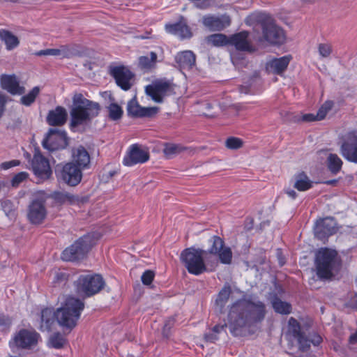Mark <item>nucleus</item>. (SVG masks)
Here are the masks:
<instances>
[{"mask_svg":"<svg viewBox=\"0 0 357 357\" xmlns=\"http://www.w3.org/2000/svg\"><path fill=\"white\" fill-rule=\"evenodd\" d=\"M257 26L261 29L264 40L273 45H280L285 41L284 30L278 26L268 15L261 13L256 17Z\"/></svg>","mask_w":357,"mask_h":357,"instance_id":"obj_5","label":"nucleus"},{"mask_svg":"<svg viewBox=\"0 0 357 357\" xmlns=\"http://www.w3.org/2000/svg\"><path fill=\"white\" fill-rule=\"evenodd\" d=\"M66 343V339L60 333H53L48 340L49 347L56 349H62Z\"/></svg>","mask_w":357,"mask_h":357,"instance_id":"obj_39","label":"nucleus"},{"mask_svg":"<svg viewBox=\"0 0 357 357\" xmlns=\"http://www.w3.org/2000/svg\"><path fill=\"white\" fill-rule=\"evenodd\" d=\"M186 148L179 144L166 143L163 149V153L165 157L168 159L172 158L173 156L181 153Z\"/></svg>","mask_w":357,"mask_h":357,"instance_id":"obj_40","label":"nucleus"},{"mask_svg":"<svg viewBox=\"0 0 357 357\" xmlns=\"http://www.w3.org/2000/svg\"><path fill=\"white\" fill-rule=\"evenodd\" d=\"M20 163V162L19 160H10V161H8V162H3L1 165V167L2 169H9L10 167L19 165Z\"/></svg>","mask_w":357,"mask_h":357,"instance_id":"obj_56","label":"nucleus"},{"mask_svg":"<svg viewBox=\"0 0 357 357\" xmlns=\"http://www.w3.org/2000/svg\"><path fill=\"white\" fill-rule=\"evenodd\" d=\"M101 236L100 232L93 231L80 237L72 245H96Z\"/></svg>","mask_w":357,"mask_h":357,"instance_id":"obj_34","label":"nucleus"},{"mask_svg":"<svg viewBox=\"0 0 357 357\" xmlns=\"http://www.w3.org/2000/svg\"><path fill=\"white\" fill-rule=\"evenodd\" d=\"M149 159V153L142 149L138 144L130 146V151L123 158V163L126 166H132L137 163H144Z\"/></svg>","mask_w":357,"mask_h":357,"instance_id":"obj_19","label":"nucleus"},{"mask_svg":"<svg viewBox=\"0 0 357 357\" xmlns=\"http://www.w3.org/2000/svg\"><path fill=\"white\" fill-rule=\"evenodd\" d=\"M90 161L89 153L83 146L80 145L73 149L70 163H74V165L84 170L89 168Z\"/></svg>","mask_w":357,"mask_h":357,"instance_id":"obj_24","label":"nucleus"},{"mask_svg":"<svg viewBox=\"0 0 357 357\" xmlns=\"http://www.w3.org/2000/svg\"><path fill=\"white\" fill-rule=\"evenodd\" d=\"M12 324L10 317L5 314H0V328L2 331H8Z\"/></svg>","mask_w":357,"mask_h":357,"instance_id":"obj_51","label":"nucleus"},{"mask_svg":"<svg viewBox=\"0 0 357 357\" xmlns=\"http://www.w3.org/2000/svg\"><path fill=\"white\" fill-rule=\"evenodd\" d=\"M45 197L39 192L29 205L27 217L29 220L34 225L41 224L46 218Z\"/></svg>","mask_w":357,"mask_h":357,"instance_id":"obj_12","label":"nucleus"},{"mask_svg":"<svg viewBox=\"0 0 357 357\" xmlns=\"http://www.w3.org/2000/svg\"><path fill=\"white\" fill-rule=\"evenodd\" d=\"M54 274L53 283L55 286L63 285L68 280L69 274L63 270H56L54 271Z\"/></svg>","mask_w":357,"mask_h":357,"instance_id":"obj_45","label":"nucleus"},{"mask_svg":"<svg viewBox=\"0 0 357 357\" xmlns=\"http://www.w3.org/2000/svg\"><path fill=\"white\" fill-rule=\"evenodd\" d=\"M204 337L206 341L211 342H215L218 338L217 335L213 331H211L208 333H206Z\"/></svg>","mask_w":357,"mask_h":357,"instance_id":"obj_63","label":"nucleus"},{"mask_svg":"<svg viewBox=\"0 0 357 357\" xmlns=\"http://www.w3.org/2000/svg\"><path fill=\"white\" fill-rule=\"evenodd\" d=\"M342 155L349 162L357 163V135L348 132L340 147Z\"/></svg>","mask_w":357,"mask_h":357,"instance_id":"obj_15","label":"nucleus"},{"mask_svg":"<svg viewBox=\"0 0 357 357\" xmlns=\"http://www.w3.org/2000/svg\"><path fill=\"white\" fill-rule=\"evenodd\" d=\"M301 120L305 122H312V121H318L317 119L316 115H314L313 114H306L303 115L301 117Z\"/></svg>","mask_w":357,"mask_h":357,"instance_id":"obj_60","label":"nucleus"},{"mask_svg":"<svg viewBox=\"0 0 357 357\" xmlns=\"http://www.w3.org/2000/svg\"><path fill=\"white\" fill-rule=\"evenodd\" d=\"M158 111H159V108L158 107H142L139 118L153 117L158 112Z\"/></svg>","mask_w":357,"mask_h":357,"instance_id":"obj_49","label":"nucleus"},{"mask_svg":"<svg viewBox=\"0 0 357 357\" xmlns=\"http://www.w3.org/2000/svg\"><path fill=\"white\" fill-rule=\"evenodd\" d=\"M31 167L34 175L38 178L37 183L49 179L52 174L49 160L39 151L33 155Z\"/></svg>","mask_w":357,"mask_h":357,"instance_id":"obj_13","label":"nucleus"},{"mask_svg":"<svg viewBox=\"0 0 357 357\" xmlns=\"http://www.w3.org/2000/svg\"><path fill=\"white\" fill-rule=\"evenodd\" d=\"M231 20L227 15L216 17L205 15L202 18V24L211 31H220L230 25Z\"/></svg>","mask_w":357,"mask_h":357,"instance_id":"obj_21","label":"nucleus"},{"mask_svg":"<svg viewBox=\"0 0 357 357\" xmlns=\"http://www.w3.org/2000/svg\"><path fill=\"white\" fill-rule=\"evenodd\" d=\"M342 161L337 154L330 153L327 158V167L334 175L340 172L342 167Z\"/></svg>","mask_w":357,"mask_h":357,"instance_id":"obj_37","label":"nucleus"},{"mask_svg":"<svg viewBox=\"0 0 357 357\" xmlns=\"http://www.w3.org/2000/svg\"><path fill=\"white\" fill-rule=\"evenodd\" d=\"M243 140L235 137H229L225 141V146L229 149H238L243 146Z\"/></svg>","mask_w":357,"mask_h":357,"instance_id":"obj_46","label":"nucleus"},{"mask_svg":"<svg viewBox=\"0 0 357 357\" xmlns=\"http://www.w3.org/2000/svg\"><path fill=\"white\" fill-rule=\"evenodd\" d=\"M110 75L115 79L116 84L121 89L128 91L132 86V80L134 73L124 66H110Z\"/></svg>","mask_w":357,"mask_h":357,"instance_id":"obj_14","label":"nucleus"},{"mask_svg":"<svg viewBox=\"0 0 357 357\" xmlns=\"http://www.w3.org/2000/svg\"><path fill=\"white\" fill-rule=\"evenodd\" d=\"M67 118L66 109L61 106H57L54 109L49 111L46 121L52 126H61L66 123Z\"/></svg>","mask_w":357,"mask_h":357,"instance_id":"obj_26","label":"nucleus"},{"mask_svg":"<svg viewBox=\"0 0 357 357\" xmlns=\"http://www.w3.org/2000/svg\"><path fill=\"white\" fill-rule=\"evenodd\" d=\"M84 303L75 297H68L62 306L56 310V321L60 326L69 331L77 324Z\"/></svg>","mask_w":357,"mask_h":357,"instance_id":"obj_4","label":"nucleus"},{"mask_svg":"<svg viewBox=\"0 0 357 357\" xmlns=\"http://www.w3.org/2000/svg\"><path fill=\"white\" fill-rule=\"evenodd\" d=\"M2 209L5 214L10 218H13L15 215L13 204L10 200H4L1 204Z\"/></svg>","mask_w":357,"mask_h":357,"instance_id":"obj_47","label":"nucleus"},{"mask_svg":"<svg viewBox=\"0 0 357 357\" xmlns=\"http://www.w3.org/2000/svg\"><path fill=\"white\" fill-rule=\"evenodd\" d=\"M331 52V47L328 44L321 43L319 45V52L323 57H328Z\"/></svg>","mask_w":357,"mask_h":357,"instance_id":"obj_53","label":"nucleus"},{"mask_svg":"<svg viewBox=\"0 0 357 357\" xmlns=\"http://www.w3.org/2000/svg\"><path fill=\"white\" fill-rule=\"evenodd\" d=\"M157 58V54L154 52H151L150 58L147 56H142L139 58V66L143 70H151L155 68Z\"/></svg>","mask_w":357,"mask_h":357,"instance_id":"obj_38","label":"nucleus"},{"mask_svg":"<svg viewBox=\"0 0 357 357\" xmlns=\"http://www.w3.org/2000/svg\"><path fill=\"white\" fill-rule=\"evenodd\" d=\"M277 257L278 259V262L280 266H282L285 264L286 260L284 256L282 255V249L278 248L277 249Z\"/></svg>","mask_w":357,"mask_h":357,"instance_id":"obj_59","label":"nucleus"},{"mask_svg":"<svg viewBox=\"0 0 357 357\" xmlns=\"http://www.w3.org/2000/svg\"><path fill=\"white\" fill-rule=\"evenodd\" d=\"M45 197L46 202L52 200V206H61L65 204H74L79 202V197L67 192L54 191L50 194L41 192Z\"/></svg>","mask_w":357,"mask_h":357,"instance_id":"obj_20","label":"nucleus"},{"mask_svg":"<svg viewBox=\"0 0 357 357\" xmlns=\"http://www.w3.org/2000/svg\"><path fill=\"white\" fill-rule=\"evenodd\" d=\"M328 112H327L325 109L321 107L316 114L317 119L318 121L324 119L326 117Z\"/></svg>","mask_w":357,"mask_h":357,"instance_id":"obj_61","label":"nucleus"},{"mask_svg":"<svg viewBox=\"0 0 357 357\" xmlns=\"http://www.w3.org/2000/svg\"><path fill=\"white\" fill-rule=\"evenodd\" d=\"M55 321H56V311L48 307L43 309L41 312L40 330L50 331Z\"/></svg>","mask_w":357,"mask_h":357,"instance_id":"obj_30","label":"nucleus"},{"mask_svg":"<svg viewBox=\"0 0 357 357\" xmlns=\"http://www.w3.org/2000/svg\"><path fill=\"white\" fill-rule=\"evenodd\" d=\"M310 343L312 344L314 346H318L322 342L321 337L317 333H313L310 335Z\"/></svg>","mask_w":357,"mask_h":357,"instance_id":"obj_57","label":"nucleus"},{"mask_svg":"<svg viewBox=\"0 0 357 357\" xmlns=\"http://www.w3.org/2000/svg\"><path fill=\"white\" fill-rule=\"evenodd\" d=\"M75 54V49L72 45H62L60 49L42 50L35 53V55L38 56L61 55L64 58H70Z\"/></svg>","mask_w":357,"mask_h":357,"instance_id":"obj_27","label":"nucleus"},{"mask_svg":"<svg viewBox=\"0 0 357 357\" xmlns=\"http://www.w3.org/2000/svg\"><path fill=\"white\" fill-rule=\"evenodd\" d=\"M40 93L39 86H34L28 94L22 96L20 98V103L24 106H31L36 100Z\"/></svg>","mask_w":357,"mask_h":357,"instance_id":"obj_41","label":"nucleus"},{"mask_svg":"<svg viewBox=\"0 0 357 357\" xmlns=\"http://www.w3.org/2000/svg\"><path fill=\"white\" fill-rule=\"evenodd\" d=\"M195 4L199 9H206L211 6L210 0H196Z\"/></svg>","mask_w":357,"mask_h":357,"instance_id":"obj_55","label":"nucleus"},{"mask_svg":"<svg viewBox=\"0 0 357 357\" xmlns=\"http://www.w3.org/2000/svg\"><path fill=\"white\" fill-rule=\"evenodd\" d=\"M294 179V188L298 191H306L312 188L313 182L304 172L296 174Z\"/></svg>","mask_w":357,"mask_h":357,"instance_id":"obj_32","label":"nucleus"},{"mask_svg":"<svg viewBox=\"0 0 357 357\" xmlns=\"http://www.w3.org/2000/svg\"><path fill=\"white\" fill-rule=\"evenodd\" d=\"M69 138L66 131L50 128L42 141L43 147L50 152L64 149L68 145Z\"/></svg>","mask_w":357,"mask_h":357,"instance_id":"obj_10","label":"nucleus"},{"mask_svg":"<svg viewBox=\"0 0 357 357\" xmlns=\"http://www.w3.org/2000/svg\"><path fill=\"white\" fill-rule=\"evenodd\" d=\"M290 56H284L274 59L266 64V70L276 75H282L287 68L290 62Z\"/></svg>","mask_w":357,"mask_h":357,"instance_id":"obj_29","label":"nucleus"},{"mask_svg":"<svg viewBox=\"0 0 357 357\" xmlns=\"http://www.w3.org/2000/svg\"><path fill=\"white\" fill-rule=\"evenodd\" d=\"M82 171L74 165V163L66 162L59 164L55 167V174L58 181L68 186H77L82 179Z\"/></svg>","mask_w":357,"mask_h":357,"instance_id":"obj_9","label":"nucleus"},{"mask_svg":"<svg viewBox=\"0 0 357 357\" xmlns=\"http://www.w3.org/2000/svg\"><path fill=\"white\" fill-rule=\"evenodd\" d=\"M218 256L220 261L223 264H231L232 261V252L229 247H219Z\"/></svg>","mask_w":357,"mask_h":357,"instance_id":"obj_42","label":"nucleus"},{"mask_svg":"<svg viewBox=\"0 0 357 357\" xmlns=\"http://www.w3.org/2000/svg\"><path fill=\"white\" fill-rule=\"evenodd\" d=\"M272 307L275 312L281 314H289L291 312V305L275 296L271 301Z\"/></svg>","mask_w":357,"mask_h":357,"instance_id":"obj_35","label":"nucleus"},{"mask_svg":"<svg viewBox=\"0 0 357 357\" xmlns=\"http://www.w3.org/2000/svg\"><path fill=\"white\" fill-rule=\"evenodd\" d=\"M41 340L40 335L33 329L22 328L15 333L9 341L11 349L31 350Z\"/></svg>","mask_w":357,"mask_h":357,"instance_id":"obj_8","label":"nucleus"},{"mask_svg":"<svg viewBox=\"0 0 357 357\" xmlns=\"http://www.w3.org/2000/svg\"><path fill=\"white\" fill-rule=\"evenodd\" d=\"M209 242L212 244V245H225L224 241L218 236H212Z\"/></svg>","mask_w":357,"mask_h":357,"instance_id":"obj_58","label":"nucleus"},{"mask_svg":"<svg viewBox=\"0 0 357 357\" xmlns=\"http://www.w3.org/2000/svg\"><path fill=\"white\" fill-rule=\"evenodd\" d=\"M349 342L351 344H357V331L349 336Z\"/></svg>","mask_w":357,"mask_h":357,"instance_id":"obj_64","label":"nucleus"},{"mask_svg":"<svg viewBox=\"0 0 357 357\" xmlns=\"http://www.w3.org/2000/svg\"><path fill=\"white\" fill-rule=\"evenodd\" d=\"M165 28L167 33L178 36L181 39L190 38L192 36L191 29L183 16L176 23L166 24Z\"/></svg>","mask_w":357,"mask_h":357,"instance_id":"obj_23","label":"nucleus"},{"mask_svg":"<svg viewBox=\"0 0 357 357\" xmlns=\"http://www.w3.org/2000/svg\"><path fill=\"white\" fill-rule=\"evenodd\" d=\"M107 108L110 119L116 121L122 117L123 112L122 108L118 104L112 102Z\"/></svg>","mask_w":357,"mask_h":357,"instance_id":"obj_44","label":"nucleus"},{"mask_svg":"<svg viewBox=\"0 0 357 357\" xmlns=\"http://www.w3.org/2000/svg\"><path fill=\"white\" fill-rule=\"evenodd\" d=\"M239 92L244 94L254 93L255 91L252 89V84H247L246 82L238 86Z\"/></svg>","mask_w":357,"mask_h":357,"instance_id":"obj_54","label":"nucleus"},{"mask_svg":"<svg viewBox=\"0 0 357 357\" xmlns=\"http://www.w3.org/2000/svg\"><path fill=\"white\" fill-rule=\"evenodd\" d=\"M0 40L5 43L8 50L16 48L20 44L18 38L6 29H0Z\"/></svg>","mask_w":357,"mask_h":357,"instance_id":"obj_33","label":"nucleus"},{"mask_svg":"<svg viewBox=\"0 0 357 357\" xmlns=\"http://www.w3.org/2000/svg\"><path fill=\"white\" fill-rule=\"evenodd\" d=\"M175 61L181 68L190 70L195 66L196 56L193 52L186 50L177 54Z\"/></svg>","mask_w":357,"mask_h":357,"instance_id":"obj_28","label":"nucleus"},{"mask_svg":"<svg viewBox=\"0 0 357 357\" xmlns=\"http://www.w3.org/2000/svg\"><path fill=\"white\" fill-rule=\"evenodd\" d=\"M314 266L320 280H331L340 270L342 260L337 250L321 247L315 254Z\"/></svg>","mask_w":357,"mask_h":357,"instance_id":"obj_3","label":"nucleus"},{"mask_svg":"<svg viewBox=\"0 0 357 357\" xmlns=\"http://www.w3.org/2000/svg\"><path fill=\"white\" fill-rule=\"evenodd\" d=\"M89 247H66L61 258L66 261H77L86 257Z\"/></svg>","mask_w":357,"mask_h":357,"instance_id":"obj_25","label":"nucleus"},{"mask_svg":"<svg viewBox=\"0 0 357 357\" xmlns=\"http://www.w3.org/2000/svg\"><path fill=\"white\" fill-rule=\"evenodd\" d=\"M338 229L337 223L334 218H320L315 222L314 226V236L325 243L331 236L337 232Z\"/></svg>","mask_w":357,"mask_h":357,"instance_id":"obj_11","label":"nucleus"},{"mask_svg":"<svg viewBox=\"0 0 357 357\" xmlns=\"http://www.w3.org/2000/svg\"><path fill=\"white\" fill-rule=\"evenodd\" d=\"M247 84H252V89L255 91L261 84V79L259 72L255 71L246 81Z\"/></svg>","mask_w":357,"mask_h":357,"instance_id":"obj_48","label":"nucleus"},{"mask_svg":"<svg viewBox=\"0 0 357 357\" xmlns=\"http://www.w3.org/2000/svg\"><path fill=\"white\" fill-rule=\"evenodd\" d=\"M171 84L167 81H155L151 84L146 86L145 92L155 102L161 103L163 102V98L170 90Z\"/></svg>","mask_w":357,"mask_h":357,"instance_id":"obj_16","label":"nucleus"},{"mask_svg":"<svg viewBox=\"0 0 357 357\" xmlns=\"http://www.w3.org/2000/svg\"><path fill=\"white\" fill-rule=\"evenodd\" d=\"M28 173L25 172H21L15 174L11 181L12 185L13 187L18 186L22 182H23L28 178Z\"/></svg>","mask_w":357,"mask_h":357,"instance_id":"obj_50","label":"nucleus"},{"mask_svg":"<svg viewBox=\"0 0 357 357\" xmlns=\"http://www.w3.org/2000/svg\"><path fill=\"white\" fill-rule=\"evenodd\" d=\"M348 305L350 307L357 310V293L355 294L353 296H351L348 303Z\"/></svg>","mask_w":357,"mask_h":357,"instance_id":"obj_62","label":"nucleus"},{"mask_svg":"<svg viewBox=\"0 0 357 357\" xmlns=\"http://www.w3.org/2000/svg\"><path fill=\"white\" fill-rule=\"evenodd\" d=\"M205 252L195 247H188L180 255V259L189 273L199 275L208 271L205 264L203 254Z\"/></svg>","mask_w":357,"mask_h":357,"instance_id":"obj_6","label":"nucleus"},{"mask_svg":"<svg viewBox=\"0 0 357 357\" xmlns=\"http://www.w3.org/2000/svg\"><path fill=\"white\" fill-rule=\"evenodd\" d=\"M289 325L291 333L298 341L299 349L303 352L307 351L310 349L311 345L310 336H306L301 331L299 322L294 317L289 319Z\"/></svg>","mask_w":357,"mask_h":357,"instance_id":"obj_18","label":"nucleus"},{"mask_svg":"<svg viewBox=\"0 0 357 357\" xmlns=\"http://www.w3.org/2000/svg\"><path fill=\"white\" fill-rule=\"evenodd\" d=\"M105 284V280L100 274L81 275L75 282L77 294L85 297H90L99 293Z\"/></svg>","mask_w":357,"mask_h":357,"instance_id":"obj_7","label":"nucleus"},{"mask_svg":"<svg viewBox=\"0 0 357 357\" xmlns=\"http://www.w3.org/2000/svg\"><path fill=\"white\" fill-rule=\"evenodd\" d=\"M1 87L13 96H22L25 91V87L21 86L19 78L15 75L2 74L0 76Z\"/></svg>","mask_w":357,"mask_h":357,"instance_id":"obj_17","label":"nucleus"},{"mask_svg":"<svg viewBox=\"0 0 357 357\" xmlns=\"http://www.w3.org/2000/svg\"><path fill=\"white\" fill-rule=\"evenodd\" d=\"M142 107L139 105L135 98L131 99L127 106L128 115L134 118H139Z\"/></svg>","mask_w":357,"mask_h":357,"instance_id":"obj_43","label":"nucleus"},{"mask_svg":"<svg viewBox=\"0 0 357 357\" xmlns=\"http://www.w3.org/2000/svg\"><path fill=\"white\" fill-rule=\"evenodd\" d=\"M154 276L153 271L151 270L146 271L141 277L142 283L145 285H149L153 282Z\"/></svg>","mask_w":357,"mask_h":357,"instance_id":"obj_52","label":"nucleus"},{"mask_svg":"<svg viewBox=\"0 0 357 357\" xmlns=\"http://www.w3.org/2000/svg\"><path fill=\"white\" fill-rule=\"evenodd\" d=\"M208 45L214 47H222L229 45V37L223 33H214L206 38Z\"/></svg>","mask_w":357,"mask_h":357,"instance_id":"obj_36","label":"nucleus"},{"mask_svg":"<svg viewBox=\"0 0 357 357\" xmlns=\"http://www.w3.org/2000/svg\"><path fill=\"white\" fill-rule=\"evenodd\" d=\"M72 102L70 111L71 128L90 124L98 116L101 109L98 102L86 98L81 93L73 95Z\"/></svg>","mask_w":357,"mask_h":357,"instance_id":"obj_2","label":"nucleus"},{"mask_svg":"<svg viewBox=\"0 0 357 357\" xmlns=\"http://www.w3.org/2000/svg\"><path fill=\"white\" fill-rule=\"evenodd\" d=\"M231 293L232 291L230 284L229 283H225L219 291L215 299V305L220 312H223Z\"/></svg>","mask_w":357,"mask_h":357,"instance_id":"obj_31","label":"nucleus"},{"mask_svg":"<svg viewBox=\"0 0 357 357\" xmlns=\"http://www.w3.org/2000/svg\"><path fill=\"white\" fill-rule=\"evenodd\" d=\"M249 33L243 31L229 37V45L234 46L237 50L253 52L255 48L248 41Z\"/></svg>","mask_w":357,"mask_h":357,"instance_id":"obj_22","label":"nucleus"},{"mask_svg":"<svg viewBox=\"0 0 357 357\" xmlns=\"http://www.w3.org/2000/svg\"><path fill=\"white\" fill-rule=\"evenodd\" d=\"M266 314V307L264 302L244 296L231 306L228 315L229 331L234 336H242L245 327L261 323Z\"/></svg>","mask_w":357,"mask_h":357,"instance_id":"obj_1","label":"nucleus"}]
</instances>
